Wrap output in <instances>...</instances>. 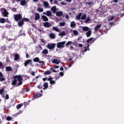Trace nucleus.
Masks as SVG:
<instances>
[{"label":"nucleus","mask_w":124,"mask_h":124,"mask_svg":"<svg viewBox=\"0 0 124 124\" xmlns=\"http://www.w3.org/2000/svg\"><path fill=\"white\" fill-rule=\"evenodd\" d=\"M22 80H23V78L21 75L15 76L14 77V80L12 81V84L13 86H15L17 84V86H21L22 85Z\"/></svg>","instance_id":"obj_1"},{"label":"nucleus","mask_w":124,"mask_h":124,"mask_svg":"<svg viewBox=\"0 0 124 124\" xmlns=\"http://www.w3.org/2000/svg\"><path fill=\"white\" fill-rule=\"evenodd\" d=\"M65 43H66V41H63V42H60L59 43H57V48H64V45H65Z\"/></svg>","instance_id":"obj_2"},{"label":"nucleus","mask_w":124,"mask_h":124,"mask_svg":"<svg viewBox=\"0 0 124 124\" xmlns=\"http://www.w3.org/2000/svg\"><path fill=\"white\" fill-rule=\"evenodd\" d=\"M14 17L15 18V21H20L22 19V15L20 14L14 15Z\"/></svg>","instance_id":"obj_3"},{"label":"nucleus","mask_w":124,"mask_h":124,"mask_svg":"<svg viewBox=\"0 0 124 124\" xmlns=\"http://www.w3.org/2000/svg\"><path fill=\"white\" fill-rule=\"evenodd\" d=\"M46 47L47 48H48V49L52 50L53 49H55V47H56V44L54 43H52L51 44H48L47 45Z\"/></svg>","instance_id":"obj_4"},{"label":"nucleus","mask_w":124,"mask_h":124,"mask_svg":"<svg viewBox=\"0 0 124 124\" xmlns=\"http://www.w3.org/2000/svg\"><path fill=\"white\" fill-rule=\"evenodd\" d=\"M32 62V61L31 59L26 60L24 62V66H28L29 64H31Z\"/></svg>","instance_id":"obj_5"},{"label":"nucleus","mask_w":124,"mask_h":124,"mask_svg":"<svg viewBox=\"0 0 124 124\" xmlns=\"http://www.w3.org/2000/svg\"><path fill=\"white\" fill-rule=\"evenodd\" d=\"M44 15H46L47 17H50V16H52V12L50 11H47L46 12H45L43 13Z\"/></svg>","instance_id":"obj_6"},{"label":"nucleus","mask_w":124,"mask_h":124,"mask_svg":"<svg viewBox=\"0 0 124 124\" xmlns=\"http://www.w3.org/2000/svg\"><path fill=\"white\" fill-rule=\"evenodd\" d=\"M1 11H2V13H3V14L4 15V17H7V16L9 14L8 12L6 11L5 9H2L1 10Z\"/></svg>","instance_id":"obj_7"},{"label":"nucleus","mask_w":124,"mask_h":124,"mask_svg":"<svg viewBox=\"0 0 124 124\" xmlns=\"http://www.w3.org/2000/svg\"><path fill=\"white\" fill-rule=\"evenodd\" d=\"M3 81H5V78H4L2 73L0 72V81L3 82Z\"/></svg>","instance_id":"obj_8"},{"label":"nucleus","mask_w":124,"mask_h":124,"mask_svg":"<svg viewBox=\"0 0 124 124\" xmlns=\"http://www.w3.org/2000/svg\"><path fill=\"white\" fill-rule=\"evenodd\" d=\"M87 43H89V44H92L94 42V40L93 38H90V39H88L87 40Z\"/></svg>","instance_id":"obj_9"},{"label":"nucleus","mask_w":124,"mask_h":124,"mask_svg":"<svg viewBox=\"0 0 124 124\" xmlns=\"http://www.w3.org/2000/svg\"><path fill=\"white\" fill-rule=\"evenodd\" d=\"M49 38H50L51 39H55V38H56V34H55V33H50L49 34Z\"/></svg>","instance_id":"obj_10"},{"label":"nucleus","mask_w":124,"mask_h":124,"mask_svg":"<svg viewBox=\"0 0 124 124\" xmlns=\"http://www.w3.org/2000/svg\"><path fill=\"white\" fill-rule=\"evenodd\" d=\"M44 26L45 27V28H50L52 25H51L48 22H46L44 23Z\"/></svg>","instance_id":"obj_11"},{"label":"nucleus","mask_w":124,"mask_h":124,"mask_svg":"<svg viewBox=\"0 0 124 124\" xmlns=\"http://www.w3.org/2000/svg\"><path fill=\"white\" fill-rule=\"evenodd\" d=\"M63 15V13L62 11H58L56 12V16H58V17H62Z\"/></svg>","instance_id":"obj_12"},{"label":"nucleus","mask_w":124,"mask_h":124,"mask_svg":"<svg viewBox=\"0 0 124 124\" xmlns=\"http://www.w3.org/2000/svg\"><path fill=\"white\" fill-rule=\"evenodd\" d=\"M19 60H20V55H19V54H18V53H16L15 55L14 60L15 61H18Z\"/></svg>","instance_id":"obj_13"},{"label":"nucleus","mask_w":124,"mask_h":124,"mask_svg":"<svg viewBox=\"0 0 124 124\" xmlns=\"http://www.w3.org/2000/svg\"><path fill=\"white\" fill-rule=\"evenodd\" d=\"M48 53H49V51H48V49H44L41 52V54L43 55H48Z\"/></svg>","instance_id":"obj_14"},{"label":"nucleus","mask_w":124,"mask_h":124,"mask_svg":"<svg viewBox=\"0 0 124 124\" xmlns=\"http://www.w3.org/2000/svg\"><path fill=\"white\" fill-rule=\"evenodd\" d=\"M44 6L45 8H50V7L49 6V3L47 1L44 2Z\"/></svg>","instance_id":"obj_15"},{"label":"nucleus","mask_w":124,"mask_h":124,"mask_svg":"<svg viewBox=\"0 0 124 124\" xmlns=\"http://www.w3.org/2000/svg\"><path fill=\"white\" fill-rule=\"evenodd\" d=\"M40 19V15L39 14L36 13L35 15V20H37Z\"/></svg>","instance_id":"obj_16"},{"label":"nucleus","mask_w":124,"mask_h":124,"mask_svg":"<svg viewBox=\"0 0 124 124\" xmlns=\"http://www.w3.org/2000/svg\"><path fill=\"white\" fill-rule=\"evenodd\" d=\"M41 17L43 19V21H44V22H47L49 21V19L46 16H42Z\"/></svg>","instance_id":"obj_17"},{"label":"nucleus","mask_w":124,"mask_h":124,"mask_svg":"<svg viewBox=\"0 0 124 124\" xmlns=\"http://www.w3.org/2000/svg\"><path fill=\"white\" fill-rule=\"evenodd\" d=\"M61 62V61L58 59H54L52 61V63H55L56 64H59Z\"/></svg>","instance_id":"obj_18"},{"label":"nucleus","mask_w":124,"mask_h":124,"mask_svg":"<svg viewBox=\"0 0 124 124\" xmlns=\"http://www.w3.org/2000/svg\"><path fill=\"white\" fill-rule=\"evenodd\" d=\"M82 30L83 31H90V28L87 26H85L82 27Z\"/></svg>","instance_id":"obj_19"},{"label":"nucleus","mask_w":124,"mask_h":124,"mask_svg":"<svg viewBox=\"0 0 124 124\" xmlns=\"http://www.w3.org/2000/svg\"><path fill=\"white\" fill-rule=\"evenodd\" d=\"M26 3H27V0H21L20 1V5L22 6L26 5Z\"/></svg>","instance_id":"obj_20"},{"label":"nucleus","mask_w":124,"mask_h":124,"mask_svg":"<svg viewBox=\"0 0 124 124\" xmlns=\"http://www.w3.org/2000/svg\"><path fill=\"white\" fill-rule=\"evenodd\" d=\"M86 35L87 37H90L92 35V30H89L86 33Z\"/></svg>","instance_id":"obj_21"},{"label":"nucleus","mask_w":124,"mask_h":124,"mask_svg":"<svg viewBox=\"0 0 124 124\" xmlns=\"http://www.w3.org/2000/svg\"><path fill=\"white\" fill-rule=\"evenodd\" d=\"M101 28V24L98 25L95 27V31H99V29Z\"/></svg>","instance_id":"obj_22"},{"label":"nucleus","mask_w":124,"mask_h":124,"mask_svg":"<svg viewBox=\"0 0 124 124\" xmlns=\"http://www.w3.org/2000/svg\"><path fill=\"white\" fill-rule=\"evenodd\" d=\"M53 13L57 12V7L56 6H53L50 9Z\"/></svg>","instance_id":"obj_23"},{"label":"nucleus","mask_w":124,"mask_h":124,"mask_svg":"<svg viewBox=\"0 0 124 124\" xmlns=\"http://www.w3.org/2000/svg\"><path fill=\"white\" fill-rule=\"evenodd\" d=\"M70 27L71 28H75L76 27V23H75V22L74 21H72V22H71Z\"/></svg>","instance_id":"obj_24"},{"label":"nucleus","mask_w":124,"mask_h":124,"mask_svg":"<svg viewBox=\"0 0 124 124\" xmlns=\"http://www.w3.org/2000/svg\"><path fill=\"white\" fill-rule=\"evenodd\" d=\"M41 96V94H39V93H36V94L34 95V97L35 98H38Z\"/></svg>","instance_id":"obj_25"},{"label":"nucleus","mask_w":124,"mask_h":124,"mask_svg":"<svg viewBox=\"0 0 124 124\" xmlns=\"http://www.w3.org/2000/svg\"><path fill=\"white\" fill-rule=\"evenodd\" d=\"M81 16H82V13H79L77 16L76 19H77V20H81Z\"/></svg>","instance_id":"obj_26"},{"label":"nucleus","mask_w":124,"mask_h":124,"mask_svg":"<svg viewBox=\"0 0 124 124\" xmlns=\"http://www.w3.org/2000/svg\"><path fill=\"white\" fill-rule=\"evenodd\" d=\"M43 86H44V88H43V90H46L48 88V83L45 82L44 83V85Z\"/></svg>","instance_id":"obj_27"},{"label":"nucleus","mask_w":124,"mask_h":124,"mask_svg":"<svg viewBox=\"0 0 124 124\" xmlns=\"http://www.w3.org/2000/svg\"><path fill=\"white\" fill-rule=\"evenodd\" d=\"M52 30H53V31H57V32H60V29H59V28H58V27L53 26L52 28Z\"/></svg>","instance_id":"obj_28"},{"label":"nucleus","mask_w":124,"mask_h":124,"mask_svg":"<svg viewBox=\"0 0 124 124\" xmlns=\"http://www.w3.org/2000/svg\"><path fill=\"white\" fill-rule=\"evenodd\" d=\"M18 25L19 27H22V26L24 25V21H23L22 19L18 22Z\"/></svg>","instance_id":"obj_29"},{"label":"nucleus","mask_w":124,"mask_h":124,"mask_svg":"<svg viewBox=\"0 0 124 124\" xmlns=\"http://www.w3.org/2000/svg\"><path fill=\"white\" fill-rule=\"evenodd\" d=\"M6 71H12V68L10 66H7L5 68Z\"/></svg>","instance_id":"obj_30"},{"label":"nucleus","mask_w":124,"mask_h":124,"mask_svg":"<svg viewBox=\"0 0 124 124\" xmlns=\"http://www.w3.org/2000/svg\"><path fill=\"white\" fill-rule=\"evenodd\" d=\"M40 61L39 58L38 57H36L33 59V62H38Z\"/></svg>","instance_id":"obj_31"},{"label":"nucleus","mask_w":124,"mask_h":124,"mask_svg":"<svg viewBox=\"0 0 124 124\" xmlns=\"http://www.w3.org/2000/svg\"><path fill=\"white\" fill-rule=\"evenodd\" d=\"M89 47H90V45H87V46H85L84 52H87V51H90V48H89Z\"/></svg>","instance_id":"obj_32"},{"label":"nucleus","mask_w":124,"mask_h":124,"mask_svg":"<svg viewBox=\"0 0 124 124\" xmlns=\"http://www.w3.org/2000/svg\"><path fill=\"white\" fill-rule=\"evenodd\" d=\"M73 34L74 35L77 36L79 35V32L77 30H74L73 31Z\"/></svg>","instance_id":"obj_33"},{"label":"nucleus","mask_w":124,"mask_h":124,"mask_svg":"<svg viewBox=\"0 0 124 124\" xmlns=\"http://www.w3.org/2000/svg\"><path fill=\"white\" fill-rule=\"evenodd\" d=\"M115 17L114 16H110L108 17V20L109 21H113Z\"/></svg>","instance_id":"obj_34"},{"label":"nucleus","mask_w":124,"mask_h":124,"mask_svg":"<svg viewBox=\"0 0 124 124\" xmlns=\"http://www.w3.org/2000/svg\"><path fill=\"white\" fill-rule=\"evenodd\" d=\"M0 23L1 24H4L5 23V19L3 18H0Z\"/></svg>","instance_id":"obj_35"},{"label":"nucleus","mask_w":124,"mask_h":124,"mask_svg":"<svg viewBox=\"0 0 124 124\" xmlns=\"http://www.w3.org/2000/svg\"><path fill=\"white\" fill-rule=\"evenodd\" d=\"M37 10L38 11V12H43V11H44L43 8L40 7H38L37 8Z\"/></svg>","instance_id":"obj_36"},{"label":"nucleus","mask_w":124,"mask_h":124,"mask_svg":"<svg viewBox=\"0 0 124 124\" xmlns=\"http://www.w3.org/2000/svg\"><path fill=\"white\" fill-rule=\"evenodd\" d=\"M86 18H87V15L86 14L83 15L81 17V20H86Z\"/></svg>","instance_id":"obj_37"},{"label":"nucleus","mask_w":124,"mask_h":124,"mask_svg":"<svg viewBox=\"0 0 124 124\" xmlns=\"http://www.w3.org/2000/svg\"><path fill=\"white\" fill-rule=\"evenodd\" d=\"M65 26V22H60L59 23V26L60 27H64Z\"/></svg>","instance_id":"obj_38"},{"label":"nucleus","mask_w":124,"mask_h":124,"mask_svg":"<svg viewBox=\"0 0 124 124\" xmlns=\"http://www.w3.org/2000/svg\"><path fill=\"white\" fill-rule=\"evenodd\" d=\"M90 21H91V18H90V17H87L86 20L84 21V23L87 24V23L89 22Z\"/></svg>","instance_id":"obj_39"},{"label":"nucleus","mask_w":124,"mask_h":124,"mask_svg":"<svg viewBox=\"0 0 124 124\" xmlns=\"http://www.w3.org/2000/svg\"><path fill=\"white\" fill-rule=\"evenodd\" d=\"M59 36H62L63 35H65V32H64V31H63L60 32L59 34Z\"/></svg>","instance_id":"obj_40"},{"label":"nucleus","mask_w":124,"mask_h":124,"mask_svg":"<svg viewBox=\"0 0 124 124\" xmlns=\"http://www.w3.org/2000/svg\"><path fill=\"white\" fill-rule=\"evenodd\" d=\"M22 106H23V105L22 104L17 105L16 106V109H20V108H21Z\"/></svg>","instance_id":"obj_41"},{"label":"nucleus","mask_w":124,"mask_h":124,"mask_svg":"<svg viewBox=\"0 0 124 124\" xmlns=\"http://www.w3.org/2000/svg\"><path fill=\"white\" fill-rule=\"evenodd\" d=\"M4 93V88H2L0 90V94L1 95Z\"/></svg>","instance_id":"obj_42"},{"label":"nucleus","mask_w":124,"mask_h":124,"mask_svg":"<svg viewBox=\"0 0 124 124\" xmlns=\"http://www.w3.org/2000/svg\"><path fill=\"white\" fill-rule=\"evenodd\" d=\"M0 68H1L2 69L4 68V66H3V63H2L1 62H0Z\"/></svg>","instance_id":"obj_43"},{"label":"nucleus","mask_w":124,"mask_h":124,"mask_svg":"<svg viewBox=\"0 0 124 124\" xmlns=\"http://www.w3.org/2000/svg\"><path fill=\"white\" fill-rule=\"evenodd\" d=\"M72 43V41H68L66 44V47H67L68 46H69Z\"/></svg>","instance_id":"obj_44"},{"label":"nucleus","mask_w":124,"mask_h":124,"mask_svg":"<svg viewBox=\"0 0 124 124\" xmlns=\"http://www.w3.org/2000/svg\"><path fill=\"white\" fill-rule=\"evenodd\" d=\"M22 20L23 22H29V19L27 18H23Z\"/></svg>","instance_id":"obj_45"},{"label":"nucleus","mask_w":124,"mask_h":124,"mask_svg":"<svg viewBox=\"0 0 124 124\" xmlns=\"http://www.w3.org/2000/svg\"><path fill=\"white\" fill-rule=\"evenodd\" d=\"M44 74H46V75H50V74H51V72L49 71H46L45 72Z\"/></svg>","instance_id":"obj_46"},{"label":"nucleus","mask_w":124,"mask_h":124,"mask_svg":"<svg viewBox=\"0 0 124 124\" xmlns=\"http://www.w3.org/2000/svg\"><path fill=\"white\" fill-rule=\"evenodd\" d=\"M40 41H41L42 43H44V44H45V43H46V41H45L43 39H41Z\"/></svg>","instance_id":"obj_47"},{"label":"nucleus","mask_w":124,"mask_h":124,"mask_svg":"<svg viewBox=\"0 0 124 124\" xmlns=\"http://www.w3.org/2000/svg\"><path fill=\"white\" fill-rule=\"evenodd\" d=\"M7 121H11L12 120V118L9 116L6 117Z\"/></svg>","instance_id":"obj_48"},{"label":"nucleus","mask_w":124,"mask_h":124,"mask_svg":"<svg viewBox=\"0 0 124 124\" xmlns=\"http://www.w3.org/2000/svg\"><path fill=\"white\" fill-rule=\"evenodd\" d=\"M50 69L51 71H52V72H54V73L57 72V71H56V70L54 69L53 68H50Z\"/></svg>","instance_id":"obj_49"},{"label":"nucleus","mask_w":124,"mask_h":124,"mask_svg":"<svg viewBox=\"0 0 124 124\" xmlns=\"http://www.w3.org/2000/svg\"><path fill=\"white\" fill-rule=\"evenodd\" d=\"M39 63H40V64H42V65H44V61H40L39 60Z\"/></svg>","instance_id":"obj_50"},{"label":"nucleus","mask_w":124,"mask_h":124,"mask_svg":"<svg viewBox=\"0 0 124 124\" xmlns=\"http://www.w3.org/2000/svg\"><path fill=\"white\" fill-rule=\"evenodd\" d=\"M50 84H51V85H54V84H56V81H55L54 80H51L50 82Z\"/></svg>","instance_id":"obj_51"},{"label":"nucleus","mask_w":124,"mask_h":124,"mask_svg":"<svg viewBox=\"0 0 124 124\" xmlns=\"http://www.w3.org/2000/svg\"><path fill=\"white\" fill-rule=\"evenodd\" d=\"M11 10L13 11V12H16V10H17V9L16 8H12Z\"/></svg>","instance_id":"obj_52"},{"label":"nucleus","mask_w":124,"mask_h":124,"mask_svg":"<svg viewBox=\"0 0 124 124\" xmlns=\"http://www.w3.org/2000/svg\"><path fill=\"white\" fill-rule=\"evenodd\" d=\"M5 99H9V95L8 94H6Z\"/></svg>","instance_id":"obj_53"},{"label":"nucleus","mask_w":124,"mask_h":124,"mask_svg":"<svg viewBox=\"0 0 124 124\" xmlns=\"http://www.w3.org/2000/svg\"><path fill=\"white\" fill-rule=\"evenodd\" d=\"M52 80H53V78H47V81H50V82Z\"/></svg>","instance_id":"obj_54"},{"label":"nucleus","mask_w":124,"mask_h":124,"mask_svg":"<svg viewBox=\"0 0 124 124\" xmlns=\"http://www.w3.org/2000/svg\"><path fill=\"white\" fill-rule=\"evenodd\" d=\"M58 2H59V1H58V0H55L54 1V4H58Z\"/></svg>","instance_id":"obj_55"},{"label":"nucleus","mask_w":124,"mask_h":124,"mask_svg":"<svg viewBox=\"0 0 124 124\" xmlns=\"http://www.w3.org/2000/svg\"><path fill=\"white\" fill-rule=\"evenodd\" d=\"M65 19H68L69 18V16H68V15H65Z\"/></svg>","instance_id":"obj_56"},{"label":"nucleus","mask_w":124,"mask_h":124,"mask_svg":"<svg viewBox=\"0 0 124 124\" xmlns=\"http://www.w3.org/2000/svg\"><path fill=\"white\" fill-rule=\"evenodd\" d=\"M31 75H32V76H34L35 73H34V72L32 71V72L31 73Z\"/></svg>","instance_id":"obj_57"},{"label":"nucleus","mask_w":124,"mask_h":124,"mask_svg":"<svg viewBox=\"0 0 124 124\" xmlns=\"http://www.w3.org/2000/svg\"><path fill=\"white\" fill-rule=\"evenodd\" d=\"M78 46H79L80 48H82V47H83V44H78Z\"/></svg>","instance_id":"obj_58"},{"label":"nucleus","mask_w":124,"mask_h":124,"mask_svg":"<svg viewBox=\"0 0 124 124\" xmlns=\"http://www.w3.org/2000/svg\"><path fill=\"white\" fill-rule=\"evenodd\" d=\"M60 75H61V76L62 77V76H63V73H62V72H60Z\"/></svg>","instance_id":"obj_59"},{"label":"nucleus","mask_w":124,"mask_h":124,"mask_svg":"<svg viewBox=\"0 0 124 124\" xmlns=\"http://www.w3.org/2000/svg\"><path fill=\"white\" fill-rule=\"evenodd\" d=\"M70 50H73V46H70Z\"/></svg>","instance_id":"obj_60"},{"label":"nucleus","mask_w":124,"mask_h":124,"mask_svg":"<svg viewBox=\"0 0 124 124\" xmlns=\"http://www.w3.org/2000/svg\"><path fill=\"white\" fill-rule=\"evenodd\" d=\"M46 80H47V78H43V81H46Z\"/></svg>","instance_id":"obj_61"},{"label":"nucleus","mask_w":124,"mask_h":124,"mask_svg":"<svg viewBox=\"0 0 124 124\" xmlns=\"http://www.w3.org/2000/svg\"><path fill=\"white\" fill-rule=\"evenodd\" d=\"M60 70L62 71V70H63V68L62 67H60Z\"/></svg>","instance_id":"obj_62"},{"label":"nucleus","mask_w":124,"mask_h":124,"mask_svg":"<svg viewBox=\"0 0 124 124\" xmlns=\"http://www.w3.org/2000/svg\"><path fill=\"white\" fill-rule=\"evenodd\" d=\"M27 59H29V54H27L26 55Z\"/></svg>","instance_id":"obj_63"},{"label":"nucleus","mask_w":124,"mask_h":124,"mask_svg":"<svg viewBox=\"0 0 124 124\" xmlns=\"http://www.w3.org/2000/svg\"><path fill=\"white\" fill-rule=\"evenodd\" d=\"M59 67H60V66L56 65L55 66V68H59Z\"/></svg>","instance_id":"obj_64"}]
</instances>
